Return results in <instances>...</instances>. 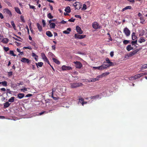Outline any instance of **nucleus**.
<instances>
[{
  "instance_id": "nucleus-1",
  "label": "nucleus",
  "mask_w": 147,
  "mask_h": 147,
  "mask_svg": "<svg viewBox=\"0 0 147 147\" xmlns=\"http://www.w3.org/2000/svg\"><path fill=\"white\" fill-rule=\"evenodd\" d=\"M73 6L76 9H79L81 7V5L79 2H76L73 4Z\"/></svg>"
},
{
  "instance_id": "nucleus-2",
  "label": "nucleus",
  "mask_w": 147,
  "mask_h": 147,
  "mask_svg": "<svg viewBox=\"0 0 147 147\" xmlns=\"http://www.w3.org/2000/svg\"><path fill=\"white\" fill-rule=\"evenodd\" d=\"M71 87L72 88H75L81 85L82 84L81 83H73L70 84Z\"/></svg>"
},
{
  "instance_id": "nucleus-3",
  "label": "nucleus",
  "mask_w": 147,
  "mask_h": 147,
  "mask_svg": "<svg viewBox=\"0 0 147 147\" xmlns=\"http://www.w3.org/2000/svg\"><path fill=\"white\" fill-rule=\"evenodd\" d=\"M41 56L42 59L45 62H47L48 64H50L46 56L45 55L44 53H41Z\"/></svg>"
},
{
  "instance_id": "nucleus-4",
  "label": "nucleus",
  "mask_w": 147,
  "mask_h": 147,
  "mask_svg": "<svg viewBox=\"0 0 147 147\" xmlns=\"http://www.w3.org/2000/svg\"><path fill=\"white\" fill-rule=\"evenodd\" d=\"M74 63L76 64V68L80 69L82 67V64L79 61H74Z\"/></svg>"
},
{
  "instance_id": "nucleus-5",
  "label": "nucleus",
  "mask_w": 147,
  "mask_h": 147,
  "mask_svg": "<svg viewBox=\"0 0 147 147\" xmlns=\"http://www.w3.org/2000/svg\"><path fill=\"white\" fill-rule=\"evenodd\" d=\"M74 36L76 38L78 39H82L85 38L86 36V35H79L78 34H75Z\"/></svg>"
},
{
  "instance_id": "nucleus-6",
  "label": "nucleus",
  "mask_w": 147,
  "mask_h": 147,
  "mask_svg": "<svg viewBox=\"0 0 147 147\" xmlns=\"http://www.w3.org/2000/svg\"><path fill=\"white\" fill-rule=\"evenodd\" d=\"M92 27L95 29H98L101 28L100 26L99 25L97 22H94L92 24Z\"/></svg>"
},
{
  "instance_id": "nucleus-7",
  "label": "nucleus",
  "mask_w": 147,
  "mask_h": 147,
  "mask_svg": "<svg viewBox=\"0 0 147 147\" xmlns=\"http://www.w3.org/2000/svg\"><path fill=\"white\" fill-rule=\"evenodd\" d=\"M123 32L127 36H129L130 34V32L127 28H125L124 29Z\"/></svg>"
},
{
  "instance_id": "nucleus-8",
  "label": "nucleus",
  "mask_w": 147,
  "mask_h": 147,
  "mask_svg": "<svg viewBox=\"0 0 147 147\" xmlns=\"http://www.w3.org/2000/svg\"><path fill=\"white\" fill-rule=\"evenodd\" d=\"M61 68L63 70H67L72 69V68L71 67L65 65L62 66Z\"/></svg>"
},
{
  "instance_id": "nucleus-9",
  "label": "nucleus",
  "mask_w": 147,
  "mask_h": 147,
  "mask_svg": "<svg viewBox=\"0 0 147 147\" xmlns=\"http://www.w3.org/2000/svg\"><path fill=\"white\" fill-rule=\"evenodd\" d=\"M139 74H138L135 75L134 76H132L129 78V80H135L140 77L138 75Z\"/></svg>"
},
{
  "instance_id": "nucleus-10",
  "label": "nucleus",
  "mask_w": 147,
  "mask_h": 147,
  "mask_svg": "<svg viewBox=\"0 0 147 147\" xmlns=\"http://www.w3.org/2000/svg\"><path fill=\"white\" fill-rule=\"evenodd\" d=\"M138 51L136 50L134 51L133 52H130L129 54H128L127 55V56L128 57H131V56H133V55H135L136 53Z\"/></svg>"
},
{
  "instance_id": "nucleus-11",
  "label": "nucleus",
  "mask_w": 147,
  "mask_h": 147,
  "mask_svg": "<svg viewBox=\"0 0 147 147\" xmlns=\"http://www.w3.org/2000/svg\"><path fill=\"white\" fill-rule=\"evenodd\" d=\"M108 63H107V62H103V64L102 65V66L103 67V69L107 68V67H109Z\"/></svg>"
},
{
  "instance_id": "nucleus-12",
  "label": "nucleus",
  "mask_w": 147,
  "mask_h": 147,
  "mask_svg": "<svg viewBox=\"0 0 147 147\" xmlns=\"http://www.w3.org/2000/svg\"><path fill=\"white\" fill-rule=\"evenodd\" d=\"M4 12L8 14L11 17L12 16V14L9 9H5L3 10Z\"/></svg>"
},
{
  "instance_id": "nucleus-13",
  "label": "nucleus",
  "mask_w": 147,
  "mask_h": 147,
  "mask_svg": "<svg viewBox=\"0 0 147 147\" xmlns=\"http://www.w3.org/2000/svg\"><path fill=\"white\" fill-rule=\"evenodd\" d=\"M21 61L22 62L28 63L30 62V60L28 59L25 58H22L21 59Z\"/></svg>"
},
{
  "instance_id": "nucleus-14",
  "label": "nucleus",
  "mask_w": 147,
  "mask_h": 147,
  "mask_svg": "<svg viewBox=\"0 0 147 147\" xmlns=\"http://www.w3.org/2000/svg\"><path fill=\"white\" fill-rule=\"evenodd\" d=\"M87 103V102H84L83 99L82 98H80L79 99V100L78 102V103L79 104L80 103L82 104L83 106L84 105V104H86Z\"/></svg>"
},
{
  "instance_id": "nucleus-15",
  "label": "nucleus",
  "mask_w": 147,
  "mask_h": 147,
  "mask_svg": "<svg viewBox=\"0 0 147 147\" xmlns=\"http://www.w3.org/2000/svg\"><path fill=\"white\" fill-rule=\"evenodd\" d=\"M76 30L77 32L80 34H81L83 33V31L82 30L81 28L78 26L76 27Z\"/></svg>"
},
{
  "instance_id": "nucleus-16",
  "label": "nucleus",
  "mask_w": 147,
  "mask_h": 147,
  "mask_svg": "<svg viewBox=\"0 0 147 147\" xmlns=\"http://www.w3.org/2000/svg\"><path fill=\"white\" fill-rule=\"evenodd\" d=\"M140 20V23L142 24H144L145 23V20L144 19L143 16L139 18Z\"/></svg>"
},
{
  "instance_id": "nucleus-17",
  "label": "nucleus",
  "mask_w": 147,
  "mask_h": 147,
  "mask_svg": "<svg viewBox=\"0 0 147 147\" xmlns=\"http://www.w3.org/2000/svg\"><path fill=\"white\" fill-rule=\"evenodd\" d=\"M92 67L93 69H98L99 70H101L103 69L102 68L103 67L102 66V65L98 67Z\"/></svg>"
},
{
  "instance_id": "nucleus-18",
  "label": "nucleus",
  "mask_w": 147,
  "mask_h": 147,
  "mask_svg": "<svg viewBox=\"0 0 147 147\" xmlns=\"http://www.w3.org/2000/svg\"><path fill=\"white\" fill-rule=\"evenodd\" d=\"M91 99H96L98 98H100L101 97H100V96L99 95H96L93 96H92L90 97Z\"/></svg>"
},
{
  "instance_id": "nucleus-19",
  "label": "nucleus",
  "mask_w": 147,
  "mask_h": 147,
  "mask_svg": "<svg viewBox=\"0 0 147 147\" xmlns=\"http://www.w3.org/2000/svg\"><path fill=\"white\" fill-rule=\"evenodd\" d=\"M36 25L39 31L40 32H41L42 30V26L40 25L38 23H37Z\"/></svg>"
},
{
  "instance_id": "nucleus-20",
  "label": "nucleus",
  "mask_w": 147,
  "mask_h": 147,
  "mask_svg": "<svg viewBox=\"0 0 147 147\" xmlns=\"http://www.w3.org/2000/svg\"><path fill=\"white\" fill-rule=\"evenodd\" d=\"M24 96V94L23 93H19L18 95V97L21 99L23 98Z\"/></svg>"
},
{
  "instance_id": "nucleus-21",
  "label": "nucleus",
  "mask_w": 147,
  "mask_h": 147,
  "mask_svg": "<svg viewBox=\"0 0 147 147\" xmlns=\"http://www.w3.org/2000/svg\"><path fill=\"white\" fill-rule=\"evenodd\" d=\"M146 41V40L143 37H142L140 38L139 40H138V42H139L142 43L143 42H144Z\"/></svg>"
},
{
  "instance_id": "nucleus-22",
  "label": "nucleus",
  "mask_w": 147,
  "mask_h": 147,
  "mask_svg": "<svg viewBox=\"0 0 147 147\" xmlns=\"http://www.w3.org/2000/svg\"><path fill=\"white\" fill-rule=\"evenodd\" d=\"M65 11L68 13H70L71 11L70 8L69 6H67L66 7L65 10Z\"/></svg>"
},
{
  "instance_id": "nucleus-23",
  "label": "nucleus",
  "mask_w": 147,
  "mask_h": 147,
  "mask_svg": "<svg viewBox=\"0 0 147 147\" xmlns=\"http://www.w3.org/2000/svg\"><path fill=\"white\" fill-rule=\"evenodd\" d=\"M133 49V47H131L130 45H128L126 47L127 50L129 51Z\"/></svg>"
},
{
  "instance_id": "nucleus-24",
  "label": "nucleus",
  "mask_w": 147,
  "mask_h": 147,
  "mask_svg": "<svg viewBox=\"0 0 147 147\" xmlns=\"http://www.w3.org/2000/svg\"><path fill=\"white\" fill-rule=\"evenodd\" d=\"M30 89L29 88H26L25 87H23V88L20 90L22 92H25L26 91H28Z\"/></svg>"
},
{
  "instance_id": "nucleus-25",
  "label": "nucleus",
  "mask_w": 147,
  "mask_h": 147,
  "mask_svg": "<svg viewBox=\"0 0 147 147\" xmlns=\"http://www.w3.org/2000/svg\"><path fill=\"white\" fill-rule=\"evenodd\" d=\"M71 31V29L70 28H68L66 30L64 31L63 32L64 34H68L69 33V32Z\"/></svg>"
},
{
  "instance_id": "nucleus-26",
  "label": "nucleus",
  "mask_w": 147,
  "mask_h": 147,
  "mask_svg": "<svg viewBox=\"0 0 147 147\" xmlns=\"http://www.w3.org/2000/svg\"><path fill=\"white\" fill-rule=\"evenodd\" d=\"M15 9L16 11L19 14H21V13L20 9L18 7H15Z\"/></svg>"
},
{
  "instance_id": "nucleus-27",
  "label": "nucleus",
  "mask_w": 147,
  "mask_h": 147,
  "mask_svg": "<svg viewBox=\"0 0 147 147\" xmlns=\"http://www.w3.org/2000/svg\"><path fill=\"white\" fill-rule=\"evenodd\" d=\"M132 39L133 40H137V36L135 35V34L134 32L132 33Z\"/></svg>"
},
{
  "instance_id": "nucleus-28",
  "label": "nucleus",
  "mask_w": 147,
  "mask_h": 147,
  "mask_svg": "<svg viewBox=\"0 0 147 147\" xmlns=\"http://www.w3.org/2000/svg\"><path fill=\"white\" fill-rule=\"evenodd\" d=\"M9 41V39L7 38H4L2 40V42L4 43H7Z\"/></svg>"
},
{
  "instance_id": "nucleus-29",
  "label": "nucleus",
  "mask_w": 147,
  "mask_h": 147,
  "mask_svg": "<svg viewBox=\"0 0 147 147\" xmlns=\"http://www.w3.org/2000/svg\"><path fill=\"white\" fill-rule=\"evenodd\" d=\"M55 24L54 23H50L49 25L50 27L51 28H54L55 26Z\"/></svg>"
},
{
  "instance_id": "nucleus-30",
  "label": "nucleus",
  "mask_w": 147,
  "mask_h": 147,
  "mask_svg": "<svg viewBox=\"0 0 147 147\" xmlns=\"http://www.w3.org/2000/svg\"><path fill=\"white\" fill-rule=\"evenodd\" d=\"M10 104L9 103V102H7L4 104V108H7L8 107Z\"/></svg>"
},
{
  "instance_id": "nucleus-31",
  "label": "nucleus",
  "mask_w": 147,
  "mask_h": 147,
  "mask_svg": "<svg viewBox=\"0 0 147 147\" xmlns=\"http://www.w3.org/2000/svg\"><path fill=\"white\" fill-rule=\"evenodd\" d=\"M52 59L53 61L55 62V63H57V64H60V62L56 59L53 58Z\"/></svg>"
},
{
  "instance_id": "nucleus-32",
  "label": "nucleus",
  "mask_w": 147,
  "mask_h": 147,
  "mask_svg": "<svg viewBox=\"0 0 147 147\" xmlns=\"http://www.w3.org/2000/svg\"><path fill=\"white\" fill-rule=\"evenodd\" d=\"M46 34L49 37H52L53 35L50 31H48L46 32Z\"/></svg>"
},
{
  "instance_id": "nucleus-33",
  "label": "nucleus",
  "mask_w": 147,
  "mask_h": 147,
  "mask_svg": "<svg viewBox=\"0 0 147 147\" xmlns=\"http://www.w3.org/2000/svg\"><path fill=\"white\" fill-rule=\"evenodd\" d=\"M107 62V63H108L109 67L110 66H112L114 65H115L116 64L115 63H113L112 62H111L110 61H109L108 62Z\"/></svg>"
},
{
  "instance_id": "nucleus-34",
  "label": "nucleus",
  "mask_w": 147,
  "mask_h": 147,
  "mask_svg": "<svg viewBox=\"0 0 147 147\" xmlns=\"http://www.w3.org/2000/svg\"><path fill=\"white\" fill-rule=\"evenodd\" d=\"M36 64L37 67H38V66L41 67L43 65V63L42 62H38V63H36Z\"/></svg>"
},
{
  "instance_id": "nucleus-35",
  "label": "nucleus",
  "mask_w": 147,
  "mask_h": 147,
  "mask_svg": "<svg viewBox=\"0 0 147 147\" xmlns=\"http://www.w3.org/2000/svg\"><path fill=\"white\" fill-rule=\"evenodd\" d=\"M146 68H147V64L142 65L141 67V69L142 70Z\"/></svg>"
},
{
  "instance_id": "nucleus-36",
  "label": "nucleus",
  "mask_w": 147,
  "mask_h": 147,
  "mask_svg": "<svg viewBox=\"0 0 147 147\" xmlns=\"http://www.w3.org/2000/svg\"><path fill=\"white\" fill-rule=\"evenodd\" d=\"M15 97H11L8 100V102H12L14 100Z\"/></svg>"
},
{
  "instance_id": "nucleus-37",
  "label": "nucleus",
  "mask_w": 147,
  "mask_h": 147,
  "mask_svg": "<svg viewBox=\"0 0 147 147\" xmlns=\"http://www.w3.org/2000/svg\"><path fill=\"white\" fill-rule=\"evenodd\" d=\"M52 97L55 100H57L58 99V98L57 97H54L53 96V92L54 91V89H52Z\"/></svg>"
},
{
  "instance_id": "nucleus-38",
  "label": "nucleus",
  "mask_w": 147,
  "mask_h": 147,
  "mask_svg": "<svg viewBox=\"0 0 147 147\" xmlns=\"http://www.w3.org/2000/svg\"><path fill=\"white\" fill-rule=\"evenodd\" d=\"M109 72H105V73H103L101 75L102 76V78H103V77H105L106 76L108 75L109 74Z\"/></svg>"
},
{
  "instance_id": "nucleus-39",
  "label": "nucleus",
  "mask_w": 147,
  "mask_h": 147,
  "mask_svg": "<svg viewBox=\"0 0 147 147\" xmlns=\"http://www.w3.org/2000/svg\"><path fill=\"white\" fill-rule=\"evenodd\" d=\"M11 24L12 25V26L13 27L14 29V30H16V26L15 25V24L14 23V22L13 21H12L11 22Z\"/></svg>"
},
{
  "instance_id": "nucleus-40",
  "label": "nucleus",
  "mask_w": 147,
  "mask_h": 147,
  "mask_svg": "<svg viewBox=\"0 0 147 147\" xmlns=\"http://www.w3.org/2000/svg\"><path fill=\"white\" fill-rule=\"evenodd\" d=\"M102 76L101 75H100L97 76L96 78V80L97 81L99 80L100 78H102Z\"/></svg>"
},
{
  "instance_id": "nucleus-41",
  "label": "nucleus",
  "mask_w": 147,
  "mask_h": 147,
  "mask_svg": "<svg viewBox=\"0 0 147 147\" xmlns=\"http://www.w3.org/2000/svg\"><path fill=\"white\" fill-rule=\"evenodd\" d=\"M87 7L86 5L85 4H84L83 5V7L82 8V10H84L86 9Z\"/></svg>"
},
{
  "instance_id": "nucleus-42",
  "label": "nucleus",
  "mask_w": 147,
  "mask_h": 147,
  "mask_svg": "<svg viewBox=\"0 0 147 147\" xmlns=\"http://www.w3.org/2000/svg\"><path fill=\"white\" fill-rule=\"evenodd\" d=\"M1 84L4 86H7V82L5 81L1 82Z\"/></svg>"
},
{
  "instance_id": "nucleus-43",
  "label": "nucleus",
  "mask_w": 147,
  "mask_h": 147,
  "mask_svg": "<svg viewBox=\"0 0 147 147\" xmlns=\"http://www.w3.org/2000/svg\"><path fill=\"white\" fill-rule=\"evenodd\" d=\"M20 19L21 20V21L23 22H25V21L24 19V17L22 16H21L20 17Z\"/></svg>"
},
{
  "instance_id": "nucleus-44",
  "label": "nucleus",
  "mask_w": 147,
  "mask_h": 147,
  "mask_svg": "<svg viewBox=\"0 0 147 147\" xmlns=\"http://www.w3.org/2000/svg\"><path fill=\"white\" fill-rule=\"evenodd\" d=\"M147 75V72H145L141 73L140 74H139V76L140 77L142 76H143Z\"/></svg>"
},
{
  "instance_id": "nucleus-45",
  "label": "nucleus",
  "mask_w": 147,
  "mask_h": 147,
  "mask_svg": "<svg viewBox=\"0 0 147 147\" xmlns=\"http://www.w3.org/2000/svg\"><path fill=\"white\" fill-rule=\"evenodd\" d=\"M47 17L49 18L50 19H52V18H53V16L51 15V13H49L48 14Z\"/></svg>"
},
{
  "instance_id": "nucleus-46",
  "label": "nucleus",
  "mask_w": 147,
  "mask_h": 147,
  "mask_svg": "<svg viewBox=\"0 0 147 147\" xmlns=\"http://www.w3.org/2000/svg\"><path fill=\"white\" fill-rule=\"evenodd\" d=\"M23 49H29L31 50V49H32V48L31 47L28 46V47H24L23 48Z\"/></svg>"
},
{
  "instance_id": "nucleus-47",
  "label": "nucleus",
  "mask_w": 147,
  "mask_h": 147,
  "mask_svg": "<svg viewBox=\"0 0 147 147\" xmlns=\"http://www.w3.org/2000/svg\"><path fill=\"white\" fill-rule=\"evenodd\" d=\"M9 53L10 54L12 55L13 56H16V55L13 52V51H10Z\"/></svg>"
},
{
  "instance_id": "nucleus-48",
  "label": "nucleus",
  "mask_w": 147,
  "mask_h": 147,
  "mask_svg": "<svg viewBox=\"0 0 147 147\" xmlns=\"http://www.w3.org/2000/svg\"><path fill=\"white\" fill-rule=\"evenodd\" d=\"M12 72H8V76L9 77L10 76L12 75Z\"/></svg>"
},
{
  "instance_id": "nucleus-49",
  "label": "nucleus",
  "mask_w": 147,
  "mask_h": 147,
  "mask_svg": "<svg viewBox=\"0 0 147 147\" xmlns=\"http://www.w3.org/2000/svg\"><path fill=\"white\" fill-rule=\"evenodd\" d=\"M137 40H136L135 41H132L131 42V43L132 45H134V44H137Z\"/></svg>"
},
{
  "instance_id": "nucleus-50",
  "label": "nucleus",
  "mask_w": 147,
  "mask_h": 147,
  "mask_svg": "<svg viewBox=\"0 0 147 147\" xmlns=\"http://www.w3.org/2000/svg\"><path fill=\"white\" fill-rule=\"evenodd\" d=\"M42 22L43 24V27H45L46 25V23L45 21L44 20H42Z\"/></svg>"
},
{
  "instance_id": "nucleus-51",
  "label": "nucleus",
  "mask_w": 147,
  "mask_h": 147,
  "mask_svg": "<svg viewBox=\"0 0 147 147\" xmlns=\"http://www.w3.org/2000/svg\"><path fill=\"white\" fill-rule=\"evenodd\" d=\"M129 41L127 40H125L123 41V43L124 44L126 45L128 43Z\"/></svg>"
},
{
  "instance_id": "nucleus-52",
  "label": "nucleus",
  "mask_w": 147,
  "mask_h": 147,
  "mask_svg": "<svg viewBox=\"0 0 147 147\" xmlns=\"http://www.w3.org/2000/svg\"><path fill=\"white\" fill-rule=\"evenodd\" d=\"M4 49L6 51H7L9 50V48L8 47H4Z\"/></svg>"
},
{
  "instance_id": "nucleus-53",
  "label": "nucleus",
  "mask_w": 147,
  "mask_h": 147,
  "mask_svg": "<svg viewBox=\"0 0 147 147\" xmlns=\"http://www.w3.org/2000/svg\"><path fill=\"white\" fill-rule=\"evenodd\" d=\"M75 19H73V18H71V19H69L68 20V21L70 22H73L74 21Z\"/></svg>"
},
{
  "instance_id": "nucleus-54",
  "label": "nucleus",
  "mask_w": 147,
  "mask_h": 147,
  "mask_svg": "<svg viewBox=\"0 0 147 147\" xmlns=\"http://www.w3.org/2000/svg\"><path fill=\"white\" fill-rule=\"evenodd\" d=\"M97 81L96 80V78H92L91 79V80H90V82H94L95 81Z\"/></svg>"
},
{
  "instance_id": "nucleus-55",
  "label": "nucleus",
  "mask_w": 147,
  "mask_h": 147,
  "mask_svg": "<svg viewBox=\"0 0 147 147\" xmlns=\"http://www.w3.org/2000/svg\"><path fill=\"white\" fill-rule=\"evenodd\" d=\"M29 5L30 8L32 9H34L35 7L33 5H31L30 4H29Z\"/></svg>"
},
{
  "instance_id": "nucleus-56",
  "label": "nucleus",
  "mask_w": 147,
  "mask_h": 147,
  "mask_svg": "<svg viewBox=\"0 0 147 147\" xmlns=\"http://www.w3.org/2000/svg\"><path fill=\"white\" fill-rule=\"evenodd\" d=\"M28 25H29V27L30 28V30L32 32V27H31V23H29V24H28Z\"/></svg>"
},
{
  "instance_id": "nucleus-57",
  "label": "nucleus",
  "mask_w": 147,
  "mask_h": 147,
  "mask_svg": "<svg viewBox=\"0 0 147 147\" xmlns=\"http://www.w3.org/2000/svg\"><path fill=\"white\" fill-rule=\"evenodd\" d=\"M32 56L33 57H38V56L37 55H36L35 53H32Z\"/></svg>"
},
{
  "instance_id": "nucleus-58",
  "label": "nucleus",
  "mask_w": 147,
  "mask_h": 147,
  "mask_svg": "<svg viewBox=\"0 0 147 147\" xmlns=\"http://www.w3.org/2000/svg\"><path fill=\"white\" fill-rule=\"evenodd\" d=\"M138 15L139 18L143 16L142 14L140 13H139Z\"/></svg>"
},
{
  "instance_id": "nucleus-59",
  "label": "nucleus",
  "mask_w": 147,
  "mask_h": 147,
  "mask_svg": "<svg viewBox=\"0 0 147 147\" xmlns=\"http://www.w3.org/2000/svg\"><path fill=\"white\" fill-rule=\"evenodd\" d=\"M6 3L9 5V6H11V3H10L9 2V1H6V2H5Z\"/></svg>"
},
{
  "instance_id": "nucleus-60",
  "label": "nucleus",
  "mask_w": 147,
  "mask_h": 147,
  "mask_svg": "<svg viewBox=\"0 0 147 147\" xmlns=\"http://www.w3.org/2000/svg\"><path fill=\"white\" fill-rule=\"evenodd\" d=\"M110 55L111 57H113L114 55V53L113 52H111L110 53Z\"/></svg>"
},
{
  "instance_id": "nucleus-61",
  "label": "nucleus",
  "mask_w": 147,
  "mask_h": 147,
  "mask_svg": "<svg viewBox=\"0 0 147 147\" xmlns=\"http://www.w3.org/2000/svg\"><path fill=\"white\" fill-rule=\"evenodd\" d=\"M3 18V16L2 15V13H0V18L1 19H2Z\"/></svg>"
},
{
  "instance_id": "nucleus-62",
  "label": "nucleus",
  "mask_w": 147,
  "mask_h": 147,
  "mask_svg": "<svg viewBox=\"0 0 147 147\" xmlns=\"http://www.w3.org/2000/svg\"><path fill=\"white\" fill-rule=\"evenodd\" d=\"M32 96V94H28L27 95H26V97H29L30 96Z\"/></svg>"
},
{
  "instance_id": "nucleus-63",
  "label": "nucleus",
  "mask_w": 147,
  "mask_h": 147,
  "mask_svg": "<svg viewBox=\"0 0 147 147\" xmlns=\"http://www.w3.org/2000/svg\"><path fill=\"white\" fill-rule=\"evenodd\" d=\"M125 8L127 9H130L131 8V7L130 6H127L125 7Z\"/></svg>"
},
{
  "instance_id": "nucleus-64",
  "label": "nucleus",
  "mask_w": 147,
  "mask_h": 147,
  "mask_svg": "<svg viewBox=\"0 0 147 147\" xmlns=\"http://www.w3.org/2000/svg\"><path fill=\"white\" fill-rule=\"evenodd\" d=\"M6 26L9 27L10 28L11 27V26L10 25L9 23H6Z\"/></svg>"
}]
</instances>
